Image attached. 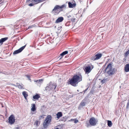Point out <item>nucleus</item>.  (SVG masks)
<instances>
[{"label":"nucleus","mask_w":129,"mask_h":129,"mask_svg":"<svg viewBox=\"0 0 129 129\" xmlns=\"http://www.w3.org/2000/svg\"><path fill=\"white\" fill-rule=\"evenodd\" d=\"M22 94L23 95L25 99H26V97L28 95L26 93V92L25 91L23 92H22Z\"/></svg>","instance_id":"a211bd4d"},{"label":"nucleus","mask_w":129,"mask_h":129,"mask_svg":"<svg viewBox=\"0 0 129 129\" xmlns=\"http://www.w3.org/2000/svg\"><path fill=\"white\" fill-rule=\"evenodd\" d=\"M74 120V119H72L69 121H72Z\"/></svg>","instance_id":"ea45409f"},{"label":"nucleus","mask_w":129,"mask_h":129,"mask_svg":"<svg viewBox=\"0 0 129 129\" xmlns=\"http://www.w3.org/2000/svg\"><path fill=\"white\" fill-rule=\"evenodd\" d=\"M2 73V72H1V71H0V73Z\"/></svg>","instance_id":"a18cd8bd"},{"label":"nucleus","mask_w":129,"mask_h":129,"mask_svg":"<svg viewBox=\"0 0 129 129\" xmlns=\"http://www.w3.org/2000/svg\"><path fill=\"white\" fill-rule=\"evenodd\" d=\"M44 118V116L42 115H41V116H40L39 117V119L40 120L41 119V118Z\"/></svg>","instance_id":"c85d7f7f"},{"label":"nucleus","mask_w":129,"mask_h":129,"mask_svg":"<svg viewBox=\"0 0 129 129\" xmlns=\"http://www.w3.org/2000/svg\"><path fill=\"white\" fill-rule=\"evenodd\" d=\"M82 79L81 75H75L70 80V84L73 86H76L78 83L82 80Z\"/></svg>","instance_id":"f257e3e1"},{"label":"nucleus","mask_w":129,"mask_h":129,"mask_svg":"<svg viewBox=\"0 0 129 129\" xmlns=\"http://www.w3.org/2000/svg\"><path fill=\"white\" fill-rule=\"evenodd\" d=\"M34 4L33 3H30L29 4V6H34Z\"/></svg>","instance_id":"473e14b6"},{"label":"nucleus","mask_w":129,"mask_h":129,"mask_svg":"<svg viewBox=\"0 0 129 129\" xmlns=\"http://www.w3.org/2000/svg\"><path fill=\"white\" fill-rule=\"evenodd\" d=\"M59 7L60 6H59L56 5L54 9L52 10V11H54L58 9H60Z\"/></svg>","instance_id":"aec40b11"},{"label":"nucleus","mask_w":129,"mask_h":129,"mask_svg":"<svg viewBox=\"0 0 129 129\" xmlns=\"http://www.w3.org/2000/svg\"><path fill=\"white\" fill-rule=\"evenodd\" d=\"M105 82V79H103L101 81V82L104 83Z\"/></svg>","instance_id":"72a5a7b5"},{"label":"nucleus","mask_w":129,"mask_h":129,"mask_svg":"<svg viewBox=\"0 0 129 129\" xmlns=\"http://www.w3.org/2000/svg\"><path fill=\"white\" fill-rule=\"evenodd\" d=\"M107 123L108 126L110 127L112 126V123L111 121L110 120L107 121Z\"/></svg>","instance_id":"412c9836"},{"label":"nucleus","mask_w":129,"mask_h":129,"mask_svg":"<svg viewBox=\"0 0 129 129\" xmlns=\"http://www.w3.org/2000/svg\"><path fill=\"white\" fill-rule=\"evenodd\" d=\"M74 123H77V122H78V120L77 119H74Z\"/></svg>","instance_id":"2f4dec72"},{"label":"nucleus","mask_w":129,"mask_h":129,"mask_svg":"<svg viewBox=\"0 0 129 129\" xmlns=\"http://www.w3.org/2000/svg\"><path fill=\"white\" fill-rule=\"evenodd\" d=\"M87 127H88V126L89 125V124H88V125H87Z\"/></svg>","instance_id":"79ce46f5"},{"label":"nucleus","mask_w":129,"mask_h":129,"mask_svg":"<svg viewBox=\"0 0 129 129\" xmlns=\"http://www.w3.org/2000/svg\"><path fill=\"white\" fill-rule=\"evenodd\" d=\"M27 78L29 80H30V78L29 76H27Z\"/></svg>","instance_id":"c9c22d12"},{"label":"nucleus","mask_w":129,"mask_h":129,"mask_svg":"<svg viewBox=\"0 0 129 129\" xmlns=\"http://www.w3.org/2000/svg\"><path fill=\"white\" fill-rule=\"evenodd\" d=\"M61 28H62V27L61 26L59 27H58V28H57V30H60L61 29Z\"/></svg>","instance_id":"f704fd0d"},{"label":"nucleus","mask_w":129,"mask_h":129,"mask_svg":"<svg viewBox=\"0 0 129 129\" xmlns=\"http://www.w3.org/2000/svg\"><path fill=\"white\" fill-rule=\"evenodd\" d=\"M66 7V6L65 5H63L61 6H60L59 8L60 9H62Z\"/></svg>","instance_id":"bb28decb"},{"label":"nucleus","mask_w":129,"mask_h":129,"mask_svg":"<svg viewBox=\"0 0 129 129\" xmlns=\"http://www.w3.org/2000/svg\"><path fill=\"white\" fill-rule=\"evenodd\" d=\"M40 97V96L38 94H37L33 96V98L35 99H38Z\"/></svg>","instance_id":"f3484780"},{"label":"nucleus","mask_w":129,"mask_h":129,"mask_svg":"<svg viewBox=\"0 0 129 129\" xmlns=\"http://www.w3.org/2000/svg\"><path fill=\"white\" fill-rule=\"evenodd\" d=\"M116 72L115 68L112 67V65L111 63H109L105 68L104 72L106 73L109 76L113 75Z\"/></svg>","instance_id":"7ed1b4c3"},{"label":"nucleus","mask_w":129,"mask_h":129,"mask_svg":"<svg viewBox=\"0 0 129 129\" xmlns=\"http://www.w3.org/2000/svg\"><path fill=\"white\" fill-rule=\"evenodd\" d=\"M90 93H88L87 95V97H89L90 96Z\"/></svg>","instance_id":"58836bf2"},{"label":"nucleus","mask_w":129,"mask_h":129,"mask_svg":"<svg viewBox=\"0 0 129 129\" xmlns=\"http://www.w3.org/2000/svg\"><path fill=\"white\" fill-rule=\"evenodd\" d=\"M93 68V66L91 64H89L86 66L84 69L86 74H88L90 72Z\"/></svg>","instance_id":"39448f33"},{"label":"nucleus","mask_w":129,"mask_h":129,"mask_svg":"<svg viewBox=\"0 0 129 129\" xmlns=\"http://www.w3.org/2000/svg\"><path fill=\"white\" fill-rule=\"evenodd\" d=\"M57 116V118L58 119H59L62 116V112H58L56 114Z\"/></svg>","instance_id":"dca6fc26"},{"label":"nucleus","mask_w":129,"mask_h":129,"mask_svg":"<svg viewBox=\"0 0 129 129\" xmlns=\"http://www.w3.org/2000/svg\"><path fill=\"white\" fill-rule=\"evenodd\" d=\"M77 91H79V90H77Z\"/></svg>","instance_id":"c03bdc74"},{"label":"nucleus","mask_w":129,"mask_h":129,"mask_svg":"<svg viewBox=\"0 0 129 129\" xmlns=\"http://www.w3.org/2000/svg\"><path fill=\"white\" fill-rule=\"evenodd\" d=\"M25 46L26 45L23 46L18 49L15 51L13 52V54L15 55L20 53L24 49Z\"/></svg>","instance_id":"1a4fd4ad"},{"label":"nucleus","mask_w":129,"mask_h":129,"mask_svg":"<svg viewBox=\"0 0 129 129\" xmlns=\"http://www.w3.org/2000/svg\"><path fill=\"white\" fill-rule=\"evenodd\" d=\"M87 99L86 98L84 99L80 103V105L82 106H84L85 105V104L87 102H88Z\"/></svg>","instance_id":"9d476101"},{"label":"nucleus","mask_w":129,"mask_h":129,"mask_svg":"<svg viewBox=\"0 0 129 129\" xmlns=\"http://www.w3.org/2000/svg\"><path fill=\"white\" fill-rule=\"evenodd\" d=\"M88 88H87L85 90H84L83 91L84 92V93L85 92V91H86L88 89Z\"/></svg>","instance_id":"e433bc0d"},{"label":"nucleus","mask_w":129,"mask_h":129,"mask_svg":"<svg viewBox=\"0 0 129 129\" xmlns=\"http://www.w3.org/2000/svg\"><path fill=\"white\" fill-rule=\"evenodd\" d=\"M63 20V18L62 17H60L58 18L56 20L55 22L56 23H58L61 22Z\"/></svg>","instance_id":"f8f14e48"},{"label":"nucleus","mask_w":129,"mask_h":129,"mask_svg":"<svg viewBox=\"0 0 129 129\" xmlns=\"http://www.w3.org/2000/svg\"><path fill=\"white\" fill-rule=\"evenodd\" d=\"M56 86L57 85L56 83H53L50 82L47 84L44 91L50 93H52V92H56V90L55 89Z\"/></svg>","instance_id":"f03ea898"},{"label":"nucleus","mask_w":129,"mask_h":129,"mask_svg":"<svg viewBox=\"0 0 129 129\" xmlns=\"http://www.w3.org/2000/svg\"><path fill=\"white\" fill-rule=\"evenodd\" d=\"M35 122L37 126H38V124H40V122L39 121H38V120H36V121H35Z\"/></svg>","instance_id":"393cba45"},{"label":"nucleus","mask_w":129,"mask_h":129,"mask_svg":"<svg viewBox=\"0 0 129 129\" xmlns=\"http://www.w3.org/2000/svg\"><path fill=\"white\" fill-rule=\"evenodd\" d=\"M8 39V37H5L2 38L1 39H0V43L1 44V45L3 43L7 40Z\"/></svg>","instance_id":"ddd939ff"},{"label":"nucleus","mask_w":129,"mask_h":129,"mask_svg":"<svg viewBox=\"0 0 129 129\" xmlns=\"http://www.w3.org/2000/svg\"><path fill=\"white\" fill-rule=\"evenodd\" d=\"M129 104V101L127 103V104L126 106V109L128 110V105Z\"/></svg>","instance_id":"cd10ccee"},{"label":"nucleus","mask_w":129,"mask_h":129,"mask_svg":"<svg viewBox=\"0 0 129 129\" xmlns=\"http://www.w3.org/2000/svg\"><path fill=\"white\" fill-rule=\"evenodd\" d=\"M129 54V50H128L125 53V56H127Z\"/></svg>","instance_id":"a878e982"},{"label":"nucleus","mask_w":129,"mask_h":129,"mask_svg":"<svg viewBox=\"0 0 129 129\" xmlns=\"http://www.w3.org/2000/svg\"><path fill=\"white\" fill-rule=\"evenodd\" d=\"M31 110L33 111H34L36 110V105L35 104H33V106L32 108L31 109Z\"/></svg>","instance_id":"6ab92c4d"},{"label":"nucleus","mask_w":129,"mask_h":129,"mask_svg":"<svg viewBox=\"0 0 129 129\" xmlns=\"http://www.w3.org/2000/svg\"><path fill=\"white\" fill-rule=\"evenodd\" d=\"M33 2H35L36 4L41 2H42V0H33Z\"/></svg>","instance_id":"4be33fe9"},{"label":"nucleus","mask_w":129,"mask_h":129,"mask_svg":"<svg viewBox=\"0 0 129 129\" xmlns=\"http://www.w3.org/2000/svg\"><path fill=\"white\" fill-rule=\"evenodd\" d=\"M98 122V120L94 117L91 118L89 120V123L92 126L95 125Z\"/></svg>","instance_id":"423d86ee"},{"label":"nucleus","mask_w":129,"mask_h":129,"mask_svg":"<svg viewBox=\"0 0 129 129\" xmlns=\"http://www.w3.org/2000/svg\"><path fill=\"white\" fill-rule=\"evenodd\" d=\"M19 127H17L14 128V129H19Z\"/></svg>","instance_id":"4c0bfd02"},{"label":"nucleus","mask_w":129,"mask_h":129,"mask_svg":"<svg viewBox=\"0 0 129 129\" xmlns=\"http://www.w3.org/2000/svg\"><path fill=\"white\" fill-rule=\"evenodd\" d=\"M102 55L101 54L98 53L96 54L94 56L92 57L91 58V59L93 60H98L101 57Z\"/></svg>","instance_id":"6e6552de"},{"label":"nucleus","mask_w":129,"mask_h":129,"mask_svg":"<svg viewBox=\"0 0 129 129\" xmlns=\"http://www.w3.org/2000/svg\"><path fill=\"white\" fill-rule=\"evenodd\" d=\"M55 129H59L58 128H56Z\"/></svg>","instance_id":"37998d69"},{"label":"nucleus","mask_w":129,"mask_h":129,"mask_svg":"<svg viewBox=\"0 0 129 129\" xmlns=\"http://www.w3.org/2000/svg\"><path fill=\"white\" fill-rule=\"evenodd\" d=\"M69 7V8H73L75 7L76 6V4L75 3L72 4L70 2H69L68 3Z\"/></svg>","instance_id":"9b49d317"},{"label":"nucleus","mask_w":129,"mask_h":129,"mask_svg":"<svg viewBox=\"0 0 129 129\" xmlns=\"http://www.w3.org/2000/svg\"><path fill=\"white\" fill-rule=\"evenodd\" d=\"M52 117L51 115H48L43 122V126L45 128H47L50 124L51 121Z\"/></svg>","instance_id":"20e7f679"},{"label":"nucleus","mask_w":129,"mask_h":129,"mask_svg":"<svg viewBox=\"0 0 129 129\" xmlns=\"http://www.w3.org/2000/svg\"><path fill=\"white\" fill-rule=\"evenodd\" d=\"M19 84L17 83H16V85H15L13 84V85L16 86H17L18 87V86Z\"/></svg>","instance_id":"7c9ffc66"},{"label":"nucleus","mask_w":129,"mask_h":129,"mask_svg":"<svg viewBox=\"0 0 129 129\" xmlns=\"http://www.w3.org/2000/svg\"><path fill=\"white\" fill-rule=\"evenodd\" d=\"M30 0H26V2H28Z\"/></svg>","instance_id":"a19ab883"},{"label":"nucleus","mask_w":129,"mask_h":129,"mask_svg":"<svg viewBox=\"0 0 129 129\" xmlns=\"http://www.w3.org/2000/svg\"><path fill=\"white\" fill-rule=\"evenodd\" d=\"M68 52L67 51H64L63 52L61 53L60 54V55L61 56L60 59H61L62 58V57L64 55L67 54L68 53ZM60 57V56L59 57Z\"/></svg>","instance_id":"4468645a"},{"label":"nucleus","mask_w":129,"mask_h":129,"mask_svg":"<svg viewBox=\"0 0 129 129\" xmlns=\"http://www.w3.org/2000/svg\"><path fill=\"white\" fill-rule=\"evenodd\" d=\"M43 81V80L42 79L38 80L35 81L37 83H39V84H40Z\"/></svg>","instance_id":"5701e85b"},{"label":"nucleus","mask_w":129,"mask_h":129,"mask_svg":"<svg viewBox=\"0 0 129 129\" xmlns=\"http://www.w3.org/2000/svg\"><path fill=\"white\" fill-rule=\"evenodd\" d=\"M23 85L22 84H19L18 86V88H20L21 89H22L23 88Z\"/></svg>","instance_id":"b1692460"},{"label":"nucleus","mask_w":129,"mask_h":129,"mask_svg":"<svg viewBox=\"0 0 129 129\" xmlns=\"http://www.w3.org/2000/svg\"><path fill=\"white\" fill-rule=\"evenodd\" d=\"M9 124L12 125L13 124L15 121V117L13 115H11L9 117L8 119Z\"/></svg>","instance_id":"0eeeda50"},{"label":"nucleus","mask_w":129,"mask_h":129,"mask_svg":"<svg viewBox=\"0 0 129 129\" xmlns=\"http://www.w3.org/2000/svg\"><path fill=\"white\" fill-rule=\"evenodd\" d=\"M124 70L126 72L129 71V64H127L125 65Z\"/></svg>","instance_id":"2eb2a0df"},{"label":"nucleus","mask_w":129,"mask_h":129,"mask_svg":"<svg viewBox=\"0 0 129 129\" xmlns=\"http://www.w3.org/2000/svg\"><path fill=\"white\" fill-rule=\"evenodd\" d=\"M34 25H33L30 26H29L28 27V29L30 28L34 27Z\"/></svg>","instance_id":"c756f323"}]
</instances>
